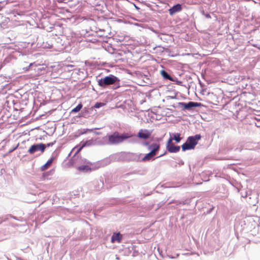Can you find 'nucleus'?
Here are the masks:
<instances>
[{
  "label": "nucleus",
  "mask_w": 260,
  "mask_h": 260,
  "mask_svg": "<svg viewBox=\"0 0 260 260\" xmlns=\"http://www.w3.org/2000/svg\"><path fill=\"white\" fill-rule=\"evenodd\" d=\"M18 145H17L16 147H15L13 149L9 150V152H12L13 150H14L16 148L18 147Z\"/></svg>",
  "instance_id": "22"
},
{
  "label": "nucleus",
  "mask_w": 260,
  "mask_h": 260,
  "mask_svg": "<svg viewBox=\"0 0 260 260\" xmlns=\"http://www.w3.org/2000/svg\"><path fill=\"white\" fill-rule=\"evenodd\" d=\"M28 151L30 153H32V145H31L28 149Z\"/></svg>",
  "instance_id": "21"
},
{
  "label": "nucleus",
  "mask_w": 260,
  "mask_h": 260,
  "mask_svg": "<svg viewBox=\"0 0 260 260\" xmlns=\"http://www.w3.org/2000/svg\"><path fill=\"white\" fill-rule=\"evenodd\" d=\"M160 148V145L157 143H152L149 147V149L151 150V151L153 152L155 154H156L157 152L159 150Z\"/></svg>",
  "instance_id": "9"
},
{
  "label": "nucleus",
  "mask_w": 260,
  "mask_h": 260,
  "mask_svg": "<svg viewBox=\"0 0 260 260\" xmlns=\"http://www.w3.org/2000/svg\"><path fill=\"white\" fill-rule=\"evenodd\" d=\"M183 107L186 109H189L192 107H197L201 106L202 104L200 103H195L192 102H189L188 103H181Z\"/></svg>",
  "instance_id": "5"
},
{
  "label": "nucleus",
  "mask_w": 260,
  "mask_h": 260,
  "mask_svg": "<svg viewBox=\"0 0 260 260\" xmlns=\"http://www.w3.org/2000/svg\"><path fill=\"white\" fill-rule=\"evenodd\" d=\"M54 159H55V158L54 157H52L50 159H49L46 162V163L45 164H44L41 167V170L42 171H44L48 169L51 166Z\"/></svg>",
  "instance_id": "8"
},
{
  "label": "nucleus",
  "mask_w": 260,
  "mask_h": 260,
  "mask_svg": "<svg viewBox=\"0 0 260 260\" xmlns=\"http://www.w3.org/2000/svg\"><path fill=\"white\" fill-rule=\"evenodd\" d=\"M45 47H46V45H44L43 48H45Z\"/></svg>",
  "instance_id": "24"
},
{
  "label": "nucleus",
  "mask_w": 260,
  "mask_h": 260,
  "mask_svg": "<svg viewBox=\"0 0 260 260\" xmlns=\"http://www.w3.org/2000/svg\"><path fill=\"white\" fill-rule=\"evenodd\" d=\"M173 137L172 138L173 140H175L177 143H178L180 141L181 138L180 137V134L179 133H175L173 135Z\"/></svg>",
  "instance_id": "15"
},
{
  "label": "nucleus",
  "mask_w": 260,
  "mask_h": 260,
  "mask_svg": "<svg viewBox=\"0 0 260 260\" xmlns=\"http://www.w3.org/2000/svg\"><path fill=\"white\" fill-rule=\"evenodd\" d=\"M78 170L83 171V172H88L91 171V168L87 165H83L78 167Z\"/></svg>",
  "instance_id": "14"
},
{
  "label": "nucleus",
  "mask_w": 260,
  "mask_h": 260,
  "mask_svg": "<svg viewBox=\"0 0 260 260\" xmlns=\"http://www.w3.org/2000/svg\"><path fill=\"white\" fill-rule=\"evenodd\" d=\"M52 144H53V143H51V144H50H50H48L47 146L49 147V146H50V145H52Z\"/></svg>",
  "instance_id": "23"
},
{
  "label": "nucleus",
  "mask_w": 260,
  "mask_h": 260,
  "mask_svg": "<svg viewBox=\"0 0 260 260\" xmlns=\"http://www.w3.org/2000/svg\"><path fill=\"white\" fill-rule=\"evenodd\" d=\"M45 148L46 146L43 144L34 145V152L40 150L41 153H42L44 151Z\"/></svg>",
  "instance_id": "10"
},
{
  "label": "nucleus",
  "mask_w": 260,
  "mask_h": 260,
  "mask_svg": "<svg viewBox=\"0 0 260 260\" xmlns=\"http://www.w3.org/2000/svg\"><path fill=\"white\" fill-rule=\"evenodd\" d=\"M161 74L164 77L168 79H171L170 76L165 71H162Z\"/></svg>",
  "instance_id": "17"
},
{
  "label": "nucleus",
  "mask_w": 260,
  "mask_h": 260,
  "mask_svg": "<svg viewBox=\"0 0 260 260\" xmlns=\"http://www.w3.org/2000/svg\"><path fill=\"white\" fill-rule=\"evenodd\" d=\"M104 105V104L103 103H96L94 106V108H99Z\"/></svg>",
  "instance_id": "19"
},
{
  "label": "nucleus",
  "mask_w": 260,
  "mask_h": 260,
  "mask_svg": "<svg viewBox=\"0 0 260 260\" xmlns=\"http://www.w3.org/2000/svg\"><path fill=\"white\" fill-rule=\"evenodd\" d=\"M122 239V235L119 233H114L111 237V242L114 243L117 241L120 243Z\"/></svg>",
  "instance_id": "7"
},
{
  "label": "nucleus",
  "mask_w": 260,
  "mask_h": 260,
  "mask_svg": "<svg viewBox=\"0 0 260 260\" xmlns=\"http://www.w3.org/2000/svg\"><path fill=\"white\" fill-rule=\"evenodd\" d=\"M152 132L147 129H141L138 134V137L140 139L146 140L148 139L151 135Z\"/></svg>",
  "instance_id": "4"
},
{
  "label": "nucleus",
  "mask_w": 260,
  "mask_h": 260,
  "mask_svg": "<svg viewBox=\"0 0 260 260\" xmlns=\"http://www.w3.org/2000/svg\"><path fill=\"white\" fill-rule=\"evenodd\" d=\"M86 146V144H82L80 146L78 145L76 146L73 149L72 151L77 149V151H76L74 155H76L78 153H79L80 151Z\"/></svg>",
  "instance_id": "13"
},
{
  "label": "nucleus",
  "mask_w": 260,
  "mask_h": 260,
  "mask_svg": "<svg viewBox=\"0 0 260 260\" xmlns=\"http://www.w3.org/2000/svg\"><path fill=\"white\" fill-rule=\"evenodd\" d=\"M155 155H156V154H155L153 152L150 151L149 153L146 154V155L143 158L142 160L144 161H149Z\"/></svg>",
  "instance_id": "12"
},
{
  "label": "nucleus",
  "mask_w": 260,
  "mask_h": 260,
  "mask_svg": "<svg viewBox=\"0 0 260 260\" xmlns=\"http://www.w3.org/2000/svg\"><path fill=\"white\" fill-rule=\"evenodd\" d=\"M182 10V7L180 4H177L169 10V13L171 15H173L175 13L180 12Z\"/></svg>",
  "instance_id": "6"
},
{
  "label": "nucleus",
  "mask_w": 260,
  "mask_h": 260,
  "mask_svg": "<svg viewBox=\"0 0 260 260\" xmlns=\"http://www.w3.org/2000/svg\"><path fill=\"white\" fill-rule=\"evenodd\" d=\"M119 81V80L116 76L111 75L109 76H106L103 79H101L98 80V85L101 87H105L112 85L116 82Z\"/></svg>",
  "instance_id": "3"
},
{
  "label": "nucleus",
  "mask_w": 260,
  "mask_h": 260,
  "mask_svg": "<svg viewBox=\"0 0 260 260\" xmlns=\"http://www.w3.org/2000/svg\"><path fill=\"white\" fill-rule=\"evenodd\" d=\"M91 144V141H86L84 142L82 144H86V146H89Z\"/></svg>",
  "instance_id": "20"
},
{
  "label": "nucleus",
  "mask_w": 260,
  "mask_h": 260,
  "mask_svg": "<svg viewBox=\"0 0 260 260\" xmlns=\"http://www.w3.org/2000/svg\"><path fill=\"white\" fill-rule=\"evenodd\" d=\"M180 146H176L173 145H172L171 146L169 147L167 150L170 153H176L178 152L180 150Z\"/></svg>",
  "instance_id": "11"
},
{
  "label": "nucleus",
  "mask_w": 260,
  "mask_h": 260,
  "mask_svg": "<svg viewBox=\"0 0 260 260\" xmlns=\"http://www.w3.org/2000/svg\"><path fill=\"white\" fill-rule=\"evenodd\" d=\"M173 139L172 138H170L167 141L166 144V148L168 149L169 147L173 145L174 144L172 143Z\"/></svg>",
  "instance_id": "18"
},
{
  "label": "nucleus",
  "mask_w": 260,
  "mask_h": 260,
  "mask_svg": "<svg viewBox=\"0 0 260 260\" xmlns=\"http://www.w3.org/2000/svg\"><path fill=\"white\" fill-rule=\"evenodd\" d=\"M131 136L128 134L120 135L117 132L113 133L108 136V142L110 144H117L122 142L124 140L128 139Z\"/></svg>",
  "instance_id": "2"
},
{
  "label": "nucleus",
  "mask_w": 260,
  "mask_h": 260,
  "mask_svg": "<svg viewBox=\"0 0 260 260\" xmlns=\"http://www.w3.org/2000/svg\"><path fill=\"white\" fill-rule=\"evenodd\" d=\"M82 108V105L81 103L79 104L75 108L73 109L71 111V113H76L78 112Z\"/></svg>",
  "instance_id": "16"
},
{
  "label": "nucleus",
  "mask_w": 260,
  "mask_h": 260,
  "mask_svg": "<svg viewBox=\"0 0 260 260\" xmlns=\"http://www.w3.org/2000/svg\"><path fill=\"white\" fill-rule=\"evenodd\" d=\"M201 138L199 134L194 136H190L187 138V141L182 145V151L193 149L198 144V141Z\"/></svg>",
  "instance_id": "1"
}]
</instances>
